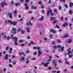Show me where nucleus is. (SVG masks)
I'll return each instance as SVG.
<instances>
[{
	"instance_id": "nucleus-44",
	"label": "nucleus",
	"mask_w": 73,
	"mask_h": 73,
	"mask_svg": "<svg viewBox=\"0 0 73 73\" xmlns=\"http://www.w3.org/2000/svg\"><path fill=\"white\" fill-rule=\"evenodd\" d=\"M9 67H11V68H12V67H13V66L11 64H9Z\"/></svg>"
},
{
	"instance_id": "nucleus-24",
	"label": "nucleus",
	"mask_w": 73,
	"mask_h": 73,
	"mask_svg": "<svg viewBox=\"0 0 73 73\" xmlns=\"http://www.w3.org/2000/svg\"><path fill=\"white\" fill-rule=\"evenodd\" d=\"M26 29L27 31V32L29 33V32H30V29L28 27Z\"/></svg>"
},
{
	"instance_id": "nucleus-12",
	"label": "nucleus",
	"mask_w": 73,
	"mask_h": 73,
	"mask_svg": "<svg viewBox=\"0 0 73 73\" xmlns=\"http://www.w3.org/2000/svg\"><path fill=\"white\" fill-rule=\"evenodd\" d=\"M44 19V16H42L41 18L39 19V21H42V20Z\"/></svg>"
},
{
	"instance_id": "nucleus-1",
	"label": "nucleus",
	"mask_w": 73,
	"mask_h": 73,
	"mask_svg": "<svg viewBox=\"0 0 73 73\" xmlns=\"http://www.w3.org/2000/svg\"><path fill=\"white\" fill-rule=\"evenodd\" d=\"M8 23L10 24L11 25H13V26H15L16 25H17V21H12L11 20H8Z\"/></svg>"
},
{
	"instance_id": "nucleus-17",
	"label": "nucleus",
	"mask_w": 73,
	"mask_h": 73,
	"mask_svg": "<svg viewBox=\"0 0 73 73\" xmlns=\"http://www.w3.org/2000/svg\"><path fill=\"white\" fill-rule=\"evenodd\" d=\"M1 5H2V8H3V7H4V5H5V3L3 2V3H1Z\"/></svg>"
},
{
	"instance_id": "nucleus-47",
	"label": "nucleus",
	"mask_w": 73,
	"mask_h": 73,
	"mask_svg": "<svg viewBox=\"0 0 73 73\" xmlns=\"http://www.w3.org/2000/svg\"><path fill=\"white\" fill-rule=\"evenodd\" d=\"M51 61V59H49L47 60V62H49V61Z\"/></svg>"
},
{
	"instance_id": "nucleus-2",
	"label": "nucleus",
	"mask_w": 73,
	"mask_h": 73,
	"mask_svg": "<svg viewBox=\"0 0 73 73\" xmlns=\"http://www.w3.org/2000/svg\"><path fill=\"white\" fill-rule=\"evenodd\" d=\"M13 35H11V38H13V40L15 39L14 41V44H15V45H18V44H17V40H18V38H17V37H14L13 38Z\"/></svg>"
},
{
	"instance_id": "nucleus-18",
	"label": "nucleus",
	"mask_w": 73,
	"mask_h": 73,
	"mask_svg": "<svg viewBox=\"0 0 73 73\" xmlns=\"http://www.w3.org/2000/svg\"><path fill=\"white\" fill-rule=\"evenodd\" d=\"M48 64H49V62H47V63H45L44 65V67H46V66H47Z\"/></svg>"
},
{
	"instance_id": "nucleus-8",
	"label": "nucleus",
	"mask_w": 73,
	"mask_h": 73,
	"mask_svg": "<svg viewBox=\"0 0 73 73\" xmlns=\"http://www.w3.org/2000/svg\"><path fill=\"white\" fill-rule=\"evenodd\" d=\"M50 21H52L53 20H54L56 19L55 17H51L50 18Z\"/></svg>"
},
{
	"instance_id": "nucleus-62",
	"label": "nucleus",
	"mask_w": 73,
	"mask_h": 73,
	"mask_svg": "<svg viewBox=\"0 0 73 73\" xmlns=\"http://www.w3.org/2000/svg\"><path fill=\"white\" fill-rule=\"evenodd\" d=\"M44 40L45 41H46L47 40V38H44Z\"/></svg>"
},
{
	"instance_id": "nucleus-48",
	"label": "nucleus",
	"mask_w": 73,
	"mask_h": 73,
	"mask_svg": "<svg viewBox=\"0 0 73 73\" xmlns=\"http://www.w3.org/2000/svg\"><path fill=\"white\" fill-rule=\"evenodd\" d=\"M61 46L60 45H59L57 46V48H61Z\"/></svg>"
},
{
	"instance_id": "nucleus-64",
	"label": "nucleus",
	"mask_w": 73,
	"mask_h": 73,
	"mask_svg": "<svg viewBox=\"0 0 73 73\" xmlns=\"http://www.w3.org/2000/svg\"><path fill=\"white\" fill-rule=\"evenodd\" d=\"M44 62H42L41 63V65H44Z\"/></svg>"
},
{
	"instance_id": "nucleus-51",
	"label": "nucleus",
	"mask_w": 73,
	"mask_h": 73,
	"mask_svg": "<svg viewBox=\"0 0 73 73\" xmlns=\"http://www.w3.org/2000/svg\"><path fill=\"white\" fill-rule=\"evenodd\" d=\"M42 12L43 13H45V11L44 10H42Z\"/></svg>"
},
{
	"instance_id": "nucleus-34",
	"label": "nucleus",
	"mask_w": 73,
	"mask_h": 73,
	"mask_svg": "<svg viewBox=\"0 0 73 73\" xmlns=\"http://www.w3.org/2000/svg\"><path fill=\"white\" fill-rule=\"evenodd\" d=\"M11 5H14V2H13V1H12L11 2Z\"/></svg>"
},
{
	"instance_id": "nucleus-14",
	"label": "nucleus",
	"mask_w": 73,
	"mask_h": 73,
	"mask_svg": "<svg viewBox=\"0 0 73 73\" xmlns=\"http://www.w3.org/2000/svg\"><path fill=\"white\" fill-rule=\"evenodd\" d=\"M39 33L40 35H42V33H43V31H42L41 29H40V30Z\"/></svg>"
},
{
	"instance_id": "nucleus-4",
	"label": "nucleus",
	"mask_w": 73,
	"mask_h": 73,
	"mask_svg": "<svg viewBox=\"0 0 73 73\" xmlns=\"http://www.w3.org/2000/svg\"><path fill=\"white\" fill-rule=\"evenodd\" d=\"M12 13H7V16H9V18L12 19Z\"/></svg>"
},
{
	"instance_id": "nucleus-61",
	"label": "nucleus",
	"mask_w": 73,
	"mask_h": 73,
	"mask_svg": "<svg viewBox=\"0 0 73 73\" xmlns=\"http://www.w3.org/2000/svg\"><path fill=\"white\" fill-rule=\"evenodd\" d=\"M20 1L21 3H23L24 2V0H20Z\"/></svg>"
},
{
	"instance_id": "nucleus-50",
	"label": "nucleus",
	"mask_w": 73,
	"mask_h": 73,
	"mask_svg": "<svg viewBox=\"0 0 73 73\" xmlns=\"http://www.w3.org/2000/svg\"><path fill=\"white\" fill-rule=\"evenodd\" d=\"M61 6H59V9H60V10L61 9Z\"/></svg>"
},
{
	"instance_id": "nucleus-9",
	"label": "nucleus",
	"mask_w": 73,
	"mask_h": 73,
	"mask_svg": "<svg viewBox=\"0 0 73 73\" xmlns=\"http://www.w3.org/2000/svg\"><path fill=\"white\" fill-rule=\"evenodd\" d=\"M50 32H53V34H55V33H56V31L54 30H53V29H51V30L50 31Z\"/></svg>"
},
{
	"instance_id": "nucleus-23",
	"label": "nucleus",
	"mask_w": 73,
	"mask_h": 73,
	"mask_svg": "<svg viewBox=\"0 0 73 73\" xmlns=\"http://www.w3.org/2000/svg\"><path fill=\"white\" fill-rule=\"evenodd\" d=\"M52 63H54V64H55V63H56V60L55 59H54V60H52Z\"/></svg>"
},
{
	"instance_id": "nucleus-19",
	"label": "nucleus",
	"mask_w": 73,
	"mask_h": 73,
	"mask_svg": "<svg viewBox=\"0 0 73 73\" xmlns=\"http://www.w3.org/2000/svg\"><path fill=\"white\" fill-rule=\"evenodd\" d=\"M25 59L24 57H22L20 59V60L21 61H24Z\"/></svg>"
},
{
	"instance_id": "nucleus-11",
	"label": "nucleus",
	"mask_w": 73,
	"mask_h": 73,
	"mask_svg": "<svg viewBox=\"0 0 73 73\" xmlns=\"http://www.w3.org/2000/svg\"><path fill=\"white\" fill-rule=\"evenodd\" d=\"M31 9H37V8L36 7H34L33 6H32Z\"/></svg>"
},
{
	"instance_id": "nucleus-63",
	"label": "nucleus",
	"mask_w": 73,
	"mask_h": 73,
	"mask_svg": "<svg viewBox=\"0 0 73 73\" xmlns=\"http://www.w3.org/2000/svg\"><path fill=\"white\" fill-rule=\"evenodd\" d=\"M40 7L42 9H43V8H44V6H41Z\"/></svg>"
},
{
	"instance_id": "nucleus-3",
	"label": "nucleus",
	"mask_w": 73,
	"mask_h": 73,
	"mask_svg": "<svg viewBox=\"0 0 73 73\" xmlns=\"http://www.w3.org/2000/svg\"><path fill=\"white\" fill-rule=\"evenodd\" d=\"M12 30L13 31V32H12V34L16 35V28L14 27L12 29Z\"/></svg>"
},
{
	"instance_id": "nucleus-53",
	"label": "nucleus",
	"mask_w": 73,
	"mask_h": 73,
	"mask_svg": "<svg viewBox=\"0 0 73 73\" xmlns=\"http://www.w3.org/2000/svg\"><path fill=\"white\" fill-rule=\"evenodd\" d=\"M37 54V52H35L34 53V55H35V56H36Z\"/></svg>"
},
{
	"instance_id": "nucleus-35",
	"label": "nucleus",
	"mask_w": 73,
	"mask_h": 73,
	"mask_svg": "<svg viewBox=\"0 0 73 73\" xmlns=\"http://www.w3.org/2000/svg\"><path fill=\"white\" fill-rule=\"evenodd\" d=\"M23 18H21L19 20H18V21H23Z\"/></svg>"
},
{
	"instance_id": "nucleus-22",
	"label": "nucleus",
	"mask_w": 73,
	"mask_h": 73,
	"mask_svg": "<svg viewBox=\"0 0 73 73\" xmlns=\"http://www.w3.org/2000/svg\"><path fill=\"white\" fill-rule=\"evenodd\" d=\"M69 13L70 15H72V14H73V12H72V10H70L69 11Z\"/></svg>"
},
{
	"instance_id": "nucleus-32",
	"label": "nucleus",
	"mask_w": 73,
	"mask_h": 73,
	"mask_svg": "<svg viewBox=\"0 0 73 73\" xmlns=\"http://www.w3.org/2000/svg\"><path fill=\"white\" fill-rule=\"evenodd\" d=\"M68 52L67 53L68 55H69V54H70V53H72V52L71 51H68Z\"/></svg>"
},
{
	"instance_id": "nucleus-29",
	"label": "nucleus",
	"mask_w": 73,
	"mask_h": 73,
	"mask_svg": "<svg viewBox=\"0 0 73 73\" xmlns=\"http://www.w3.org/2000/svg\"><path fill=\"white\" fill-rule=\"evenodd\" d=\"M57 41L58 42V43H60V42H62V41L60 40L59 39L57 40Z\"/></svg>"
},
{
	"instance_id": "nucleus-30",
	"label": "nucleus",
	"mask_w": 73,
	"mask_h": 73,
	"mask_svg": "<svg viewBox=\"0 0 73 73\" xmlns=\"http://www.w3.org/2000/svg\"><path fill=\"white\" fill-rule=\"evenodd\" d=\"M21 33H22V34H24V33H25V32H24V30H21Z\"/></svg>"
},
{
	"instance_id": "nucleus-46",
	"label": "nucleus",
	"mask_w": 73,
	"mask_h": 73,
	"mask_svg": "<svg viewBox=\"0 0 73 73\" xmlns=\"http://www.w3.org/2000/svg\"><path fill=\"white\" fill-rule=\"evenodd\" d=\"M36 49H37L38 50H40V47L38 46V47Z\"/></svg>"
},
{
	"instance_id": "nucleus-59",
	"label": "nucleus",
	"mask_w": 73,
	"mask_h": 73,
	"mask_svg": "<svg viewBox=\"0 0 73 73\" xmlns=\"http://www.w3.org/2000/svg\"><path fill=\"white\" fill-rule=\"evenodd\" d=\"M16 62L15 61L13 62V65H16Z\"/></svg>"
},
{
	"instance_id": "nucleus-21",
	"label": "nucleus",
	"mask_w": 73,
	"mask_h": 73,
	"mask_svg": "<svg viewBox=\"0 0 73 73\" xmlns=\"http://www.w3.org/2000/svg\"><path fill=\"white\" fill-rule=\"evenodd\" d=\"M73 6V3H72V2H70V7H72V6Z\"/></svg>"
},
{
	"instance_id": "nucleus-28",
	"label": "nucleus",
	"mask_w": 73,
	"mask_h": 73,
	"mask_svg": "<svg viewBox=\"0 0 73 73\" xmlns=\"http://www.w3.org/2000/svg\"><path fill=\"white\" fill-rule=\"evenodd\" d=\"M7 40H10L11 39V38H10V37H9V36H8L7 37Z\"/></svg>"
},
{
	"instance_id": "nucleus-49",
	"label": "nucleus",
	"mask_w": 73,
	"mask_h": 73,
	"mask_svg": "<svg viewBox=\"0 0 73 73\" xmlns=\"http://www.w3.org/2000/svg\"><path fill=\"white\" fill-rule=\"evenodd\" d=\"M73 56V55H70L69 56V58H71Z\"/></svg>"
},
{
	"instance_id": "nucleus-41",
	"label": "nucleus",
	"mask_w": 73,
	"mask_h": 73,
	"mask_svg": "<svg viewBox=\"0 0 73 73\" xmlns=\"http://www.w3.org/2000/svg\"><path fill=\"white\" fill-rule=\"evenodd\" d=\"M29 0H25V2L27 3H29Z\"/></svg>"
},
{
	"instance_id": "nucleus-27",
	"label": "nucleus",
	"mask_w": 73,
	"mask_h": 73,
	"mask_svg": "<svg viewBox=\"0 0 73 73\" xmlns=\"http://www.w3.org/2000/svg\"><path fill=\"white\" fill-rule=\"evenodd\" d=\"M21 30H22L21 29V28H19V29H18V30H17L18 32H20V31H21Z\"/></svg>"
},
{
	"instance_id": "nucleus-55",
	"label": "nucleus",
	"mask_w": 73,
	"mask_h": 73,
	"mask_svg": "<svg viewBox=\"0 0 73 73\" xmlns=\"http://www.w3.org/2000/svg\"><path fill=\"white\" fill-rule=\"evenodd\" d=\"M54 11L55 12V13H57V9H54Z\"/></svg>"
},
{
	"instance_id": "nucleus-40",
	"label": "nucleus",
	"mask_w": 73,
	"mask_h": 73,
	"mask_svg": "<svg viewBox=\"0 0 73 73\" xmlns=\"http://www.w3.org/2000/svg\"><path fill=\"white\" fill-rule=\"evenodd\" d=\"M53 37V35L52 34H50V38H52Z\"/></svg>"
},
{
	"instance_id": "nucleus-43",
	"label": "nucleus",
	"mask_w": 73,
	"mask_h": 73,
	"mask_svg": "<svg viewBox=\"0 0 73 73\" xmlns=\"http://www.w3.org/2000/svg\"><path fill=\"white\" fill-rule=\"evenodd\" d=\"M29 24L31 26H32V23H31V21H29Z\"/></svg>"
},
{
	"instance_id": "nucleus-33",
	"label": "nucleus",
	"mask_w": 73,
	"mask_h": 73,
	"mask_svg": "<svg viewBox=\"0 0 73 73\" xmlns=\"http://www.w3.org/2000/svg\"><path fill=\"white\" fill-rule=\"evenodd\" d=\"M65 64H67L68 65H70V64H69V62H68L67 61H66L65 62Z\"/></svg>"
},
{
	"instance_id": "nucleus-42",
	"label": "nucleus",
	"mask_w": 73,
	"mask_h": 73,
	"mask_svg": "<svg viewBox=\"0 0 73 73\" xmlns=\"http://www.w3.org/2000/svg\"><path fill=\"white\" fill-rule=\"evenodd\" d=\"M64 24H65V25H66V26H67V25H68V24L66 22H65L64 23Z\"/></svg>"
},
{
	"instance_id": "nucleus-36",
	"label": "nucleus",
	"mask_w": 73,
	"mask_h": 73,
	"mask_svg": "<svg viewBox=\"0 0 73 73\" xmlns=\"http://www.w3.org/2000/svg\"><path fill=\"white\" fill-rule=\"evenodd\" d=\"M55 28H57L58 29H59L60 28V26H58V25H57L55 27Z\"/></svg>"
},
{
	"instance_id": "nucleus-38",
	"label": "nucleus",
	"mask_w": 73,
	"mask_h": 73,
	"mask_svg": "<svg viewBox=\"0 0 73 73\" xmlns=\"http://www.w3.org/2000/svg\"><path fill=\"white\" fill-rule=\"evenodd\" d=\"M44 51L45 52H46V53H48L49 52V50L46 49L44 50Z\"/></svg>"
},
{
	"instance_id": "nucleus-58",
	"label": "nucleus",
	"mask_w": 73,
	"mask_h": 73,
	"mask_svg": "<svg viewBox=\"0 0 73 73\" xmlns=\"http://www.w3.org/2000/svg\"><path fill=\"white\" fill-rule=\"evenodd\" d=\"M55 56L56 57H57V58H60V56H57V55H55Z\"/></svg>"
},
{
	"instance_id": "nucleus-20",
	"label": "nucleus",
	"mask_w": 73,
	"mask_h": 73,
	"mask_svg": "<svg viewBox=\"0 0 73 73\" xmlns=\"http://www.w3.org/2000/svg\"><path fill=\"white\" fill-rule=\"evenodd\" d=\"M64 47L62 46L61 48L60 51L61 52H63V51H64Z\"/></svg>"
},
{
	"instance_id": "nucleus-13",
	"label": "nucleus",
	"mask_w": 73,
	"mask_h": 73,
	"mask_svg": "<svg viewBox=\"0 0 73 73\" xmlns=\"http://www.w3.org/2000/svg\"><path fill=\"white\" fill-rule=\"evenodd\" d=\"M8 54H6L5 57V59L6 60H8Z\"/></svg>"
},
{
	"instance_id": "nucleus-6",
	"label": "nucleus",
	"mask_w": 73,
	"mask_h": 73,
	"mask_svg": "<svg viewBox=\"0 0 73 73\" xmlns=\"http://www.w3.org/2000/svg\"><path fill=\"white\" fill-rule=\"evenodd\" d=\"M37 26L38 28L40 29L42 28V24H38Z\"/></svg>"
},
{
	"instance_id": "nucleus-10",
	"label": "nucleus",
	"mask_w": 73,
	"mask_h": 73,
	"mask_svg": "<svg viewBox=\"0 0 73 73\" xmlns=\"http://www.w3.org/2000/svg\"><path fill=\"white\" fill-rule=\"evenodd\" d=\"M69 36V35H66L62 37V38H66V37H68Z\"/></svg>"
},
{
	"instance_id": "nucleus-7",
	"label": "nucleus",
	"mask_w": 73,
	"mask_h": 73,
	"mask_svg": "<svg viewBox=\"0 0 73 73\" xmlns=\"http://www.w3.org/2000/svg\"><path fill=\"white\" fill-rule=\"evenodd\" d=\"M25 6L26 7L25 9H29V7L27 3H25Z\"/></svg>"
},
{
	"instance_id": "nucleus-26",
	"label": "nucleus",
	"mask_w": 73,
	"mask_h": 73,
	"mask_svg": "<svg viewBox=\"0 0 73 73\" xmlns=\"http://www.w3.org/2000/svg\"><path fill=\"white\" fill-rule=\"evenodd\" d=\"M20 4V2H18V3H15V6L16 7H17Z\"/></svg>"
},
{
	"instance_id": "nucleus-39",
	"label": "nucleus",
	"mask_w": 73,
	"mask_h": 73,
	"mask_svg": "<svg viewBox=\"0 0 73 73\" xmlns=\"http://www.w3.org/2000/svg\"><path fill=\"white\" fill-rule=\"evenodd\" d=\"M31 44H33V45H35V44L33 42H32V41H31Z\"/></svg>"
},
{
	"instance_id": "nucleus-52",
	"label": "nucleus",
	"mask_w": 73,
	"mask_h": 73,
	"mask_svg": "<svg viewBox=\"0 0 73 73\" xmlns=\"http://www.w3.org/2000/svg\"><path fill=\"white\" fill-rule=\"evenodd\" d=\"M29 52V50H27L26 52V53H28Z\"/></svg>"
},
{
	"instance_id": "nucleus-5",
	"label": "nucleus",
	"mask_w": 73,
	"mask_h": 73,
	"mask_svg": "<svg viewBox=\"0 0 73 73\" xmlns=\"http://www.w3.org/2000/svg\"><path fill=\"white\" fill-rule=\"evenodd\" d=\"M67 41H68V44H70L71 42H72V39L71 38H70L69 39H68Z\"/></svg>"
},
{
	"instance_id": "nucleus-25",
	"label": "nucleus",
	"mask_w": 73,
	"mask_h": 73,
	"mask_svg": "<svg viewBox=\"0 0 73 73\" xmlns=\"http://www.w3.org/2000/svg\"><path fill=\"white\" fill-rule=\"evenodd\" d=\"M64 7H65L67 9V8H68V6L67 5V4H65L64 5Z\"/></svg>"
},
{
	"instance_id": "nucleus-56",
	"label": "nucleus",
	"mask_w": 73,
	"mask_h": 73,
	"mask_svg": "<svg viewBox=\"0 0 73 73\" xmlns=\"http://www.w3.org/2000/svg\"><path fill=\"white\" fill-rule=\"evenodd\" d=\"M70 49H71V48H69L67 50V51H69Z\"/></svg>"
},
{
	"instance_id": "nucleus-45",
	"label": "nucleus",
	"mask_w": 73,
	"mask_h": 73,
	"mask_svg": "<svg viewBox=\"0 0 73 73\" xmlns=\"http://www.w3.org/2000/svg\"><path fill=\"white\" fill-rule=\"evenodd\" d=\"M27 39H30V38H31V37L29 36H28L27 37Z\"/></svg>"
},
{
	"instance_id": "nucleus-54",
	"label": "nucleus",
	"mask_w": 73,
	"mask_h": 73,
	"mask_svg": "<svg viewBox=\"0 0 73 73\" xmlns=\"http://www.w3.org/2000/svg\"><path fill=\"white\" fill-rule=\"evenodd\" d=\"M32 13V11H30L28 13Z\"/></svg>"
},
{
	"instance_id": "nucleus-60",
	"label": "nucleus",
	"mask_w": 73,
	"mask_h": 73,
	"mask_svg": "<svg viewBox=\"0 0 73 73\" xmlns=\"http://www.w3.org/2000/svg\"><path fill=\"white\" fill-rule=\"evenodd\" d=\"M60 19L62 20H63V17H61L60 18Z\"/></svg>"
},
{
	"instance_id": "nucleus-31",
	"label": "nucleus",
	"mask_w": 73,
	"mask_h": 73,
	"mask_svg": "<svg viewBox=\"0 0 73 73\" xmlns=\"http://www.w3.org/2000/svg\"><path fill=\"white\" fill-rule=\"evenodd\" d=\"M23 42V41L22 40H19V42L20 43H22Z\"/></svg>"
},
{
	"instance_id": "nucleus-37",
	"label": "nucleus",
	"mask_w": 73,
	"mask_h": 73,
	"mask_svg": "<svg viewBox=\"0 0 73 73\" xmlns=\"http://www.w3.org/2000/svg\"><path fill=\"white\" fill-rule=\"evenodd\" d=\"M17 11L15 10L14 11V14H17Z\"/></svg>"
},
{
	"instance_id": "nucleus-16",
	"label": "nucleus",
	"mask_w": 73,
	"mask_h": 73,
	"mask_svg": "<svg viewBox=\"0 0 73 73\" xmlns=\"http://www.w3.org/2000/svg\"><path fill=\"white\" fill-rule=\"evenodd\" d=\"M57 22H58V20H55L54 21L52 22V23L53 24H56L57 23Z\"/></svg>"
},
{
	"instance_id": "nucleus-57",
	"label": "nucleus",
	"mask_w": 73,
	"mask_h": 73,
	"mask_svg": "<svg viewBox=\"0 0 73 73\" xmlns=\"http://www.w3.org/2000/svg\"><path fill=\"white\" fill-rule=\"evenodd\" d=\"M56 44V43L55 42H52V44Z\"/></svg>"
},
{
	"instance_id": "nucleus-15",
	"label": "nucleus",
	"mask_w": 73,
	"mask_h": 73,
	"mask_svg": "<svg viewBox=\"0 0 73 73\" xmlns=\"http://www.w3.org/2000/svg\"><path fill=\"white\" fill-rule=\"evenodd\" d=\"M52 12V10H50L48 11L47 12V16H49V13H51Z\"/></svg>"
}]
</instances>
